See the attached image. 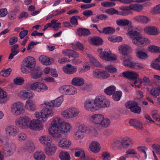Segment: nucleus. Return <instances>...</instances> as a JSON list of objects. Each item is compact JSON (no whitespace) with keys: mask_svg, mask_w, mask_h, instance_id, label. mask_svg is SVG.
Segmentation results:
<instances>
[{"mask_svg":"<svg viewBox=\"0 0 160 160\" xmlns=\"http://www.w3.org/2000/svg\"><path fill=\"white\" fill-rule=\"evenodd\" d=\"M128 33L130 37L133 38L132 43L136 45H141L144 46L150 43L147 38L143 37L140 32L133 30L131 27L128 28Z\"/></svg>","mask_w":160,"mask_h":160,"instance_id":"f257e3e1","label":"nucleus"},{"mask_svg":"<svg viewBox=\"0 0 160 160\" xmlns=\"http://www.w3.org/2000/svg\"><path fill=\"white\" fill-rule=\"evenodd\" d=\"M36 66V61L32 57L28 56L22 61L21 69L23 73H28L32 71Z\"/></svg>","mask_w":160,"mask_h":160,"instance_id":"f03ea898","label":"nucleus"},{"mask_svg":"<svg viewBox=\"0 0 160 160\" xmlns=\"http://www.w3.org/2000/svg\"><path fill=\"white\" fill-rule=\"evenodd\" d=\"M120 9L122 10L121 15L127 16L131 13V10L139 12L143 10V7L142 5L139 4H132L128 7L123 6L120 7Z\"/></svg>","mask_w":160,"mask_h":160,"instance_id":"7ed1b4c3","label":"nucleus"},{"mask_svg":"<svg viewBox=\"0 0 160 160\" xmlns=\"http://www.w3.org/2000/svg\"><path fill=\"white\" fill-rule=\"evenodd\" d=\"M94 101L96 107L99 108H103L108 107L110 106V102L104 96L102 95L97 96Z\"/></svg>","mask_w":160,"mask_h":160,"instance_id":"20e7f679","label":"nucleus"},{"mask_svg":"<svg viewBox=\"0 0 160 160\" xmlns=\"http://www.w3.org/2000/svg\"><path fill=\"white\" fill-rule=\"evenodd\" d=\"M31 119L28 116L21 117L16 120L15 124L18 127L22 129L29 128Z\"/></svg>","mask_w":160,"mask_h":160,"instance_id":"39448f33","label":"nucleus"},{"mask_svg":"<svg viewBox=\"0 0 160 160\" xmlns=\"http://www.w3.org/2000/svg\"><path fill=\"white\" fill-rule=\"evenodd\" d=\"M11 111L13 114L18 116L25 112L23 103L20 102L13 103L11 107Z\"/></svg>","mask_w":160,"mask_h":160,"instance_id":"423d86ee","label":"nucleus"},{"mask_svg":"<svg viewBox=\"0 0 160 160\" xmlns=\"http://www.w3.org/2000/svg\"><path fill=\"white\" fill-rule=\"evenodd\" d=\"M78 131L82 133H88L92 138L97 137L98 132L95 128L92 126L86 127L84 125H80L78 128Z\"/></svg>","mask_w":160,"mask_h":160,"instance_id":"0eeeda50","label":"nucleus"},{"mask_svg":"<svg viewBox=\"0 0 160 160\" xmlns=\"http://www.w3.org/2000/svg\"><path fill=\"white\" fill-rule=\"evenodd\" d=\"M79 113V112L77 108L72 107L62 112L61 115L64 118L70 119L77 117Z\"/></svg>","mask_w":160,"mask_h":160,"instance_id":"6e6552de","label":"nucleus"},{"mask_svg":"<svg viewBox=\"0 0 160 160\" xmlns=\"http://www.w3.org/2000/svg\"><path fill=\"white\" fill-rule=\"evenodd\" d=\"M3 152L6 156L12 154L15 151L16 147L15 145L12 143H9L7 141L4 142Z\"/></svg>","mask_w":160,"mask_h":160,"instance_id":"1a4fd4ad","label":"nucleus"},{"mask_svg":"<svg viewBox=\"0 0 160 160\" xmlns=\"http://www.w3.org/2000/svg\"><path fill=\"white\" fill-rule=\"evenodd\" d=\"M99 57L102 59L108 61H115L117 59L116 56L110 51H104L100 52Z\"/></svg>","mask_w":160,"mask_h":160,"instance_id":"9d476101","label":"nucleus"},{"mask_svg":"<svg viewBox=\"0 0 160 160\" xmlns=\"http://www.w3.org/2000/svg\"><path fill=\"white\" fill-rule=\"evenodd\" d=\"M30 88L38 92H43L48 89V88L46 84L39 82H35L32 84L31 85Z\"/></svg>","mask_w":160,"mask_h":160,"instance_id":"9b49d317","label":"nucleus"},{"mask_svg":"<svg viewBox=\"0 0 160 160\" xmlns=\"http://www.w3.org/2000/svg\"><path fill=\"white\" fill-rule=\"evenodd\" d=\"M126 107L130 109L131 112L135 113H139L141 108L138 106L137 103L133 101H128L125 104Z\"/></svg>","mask_w":160,"mask_h":160,"instance_id":"f8f14e48","label":"nucleus"},{"mask_svg":"<svg viewBox=\"0 0 160 160\" xmlns=\"http://www.w3.org/2000/svg\"><path fill=\"white\" fill-rule=\"evenodd\" d=\"M103 115L96 114L92 115L90 117L89 119L91 122L94 124L98 129V127H99L101 122L102 120L103 119Z\"/></svg>","mask_w":160,"mask_h":160,"instance_id":"ddd939ff","label":"nucleus"},{"mask_svg":"<svg viewBox=\"0 0 160 160\" xmlns=\"http://www.w3.org/2000/svg\"><path fill=\"white\" fill-rule=\"evenodd\" d=\"M41 115H42V122H44L48 120V118L53 116L54 113L52 110L48 108H43L41 110Z\"/></svg>","mask_w":160,"mask_h":160,"instance_id":"4468645a","label":"nucleus"},{"mask_svg":"<svg viewBox=\"0 0 160 160\" xmlns=\"http://www.w3.org/2000/svg\"><path fill=\"white\" fill-rule=\"evenodd\" d=\"M42 128L43 125L38 119L31 120L29 128L33 130L37 131L42 130Z\"/></svg>","mask_w":160,"mask_h":160,"instance_id":"2eb2a0df","label":"nucleus"},{"mask_svg":"<svg viewBox=\"0 0 160 160\" xmlns=\"http://www.w3.org/2000/svg\"><path fill=\"white\" fill-rule=\"evenodd\" d=\"M132 144L130 141H116L112 146L113 147H119L127 148L131 147Z\"/></svg>","mask_w":160,"mask_h":160,"instance_id":"dca6fc26","label":"nucleus"},{"mask_svg":"<svg viewBox=\"0 0 160 160\" xmlns=\"http://www.w3.org/2000/svg\"><path fill=\"white\" fill-rule=\"evenodd\" d=\"M84 107L88 110L94 111L97 110L94 102L92 99H87L84 103Z\"/></svg>","mask_w":160,"mask_h":160,"instance_id":"f3484780","label":"nucleus"},{"mask_svg":"<svg viewBox=\"0 0 160 160\" xmlns=\"http://www.w3.org/2000/svg\"><path fill=\"white\" fill-rule=\"evenodd\" d=\"M145 32L148 34L152 35H157L159 33V30L158 28L154 26H148L144 29Z\"/></svg>","mask_w":160,"mask_h":160,"instance_id":"a211bd4d","label":"nucleus"},{"mask_svg":"<svg viewBox=\"0 0 160 160\" xmlns=\"http://www.w3.org/2000/svg\"><path fill=\"white\" fill-rule=\"evenodd\" d=\"M63 71L68 74H72L76 73L77 67L72 65L68 64L62 68Z\"/></svg>","mask_w":160,"mask_h":160,"instance_id":"6ab92c4d","label":"nucleus"},{"mask_svg":"<svg viewBox=\"0 0 160 160\" xmlns=\"http://www.w3.org/2000/svg\"><path fill=\"white\" fill-rule=\"evenodd\" d=\"M6 133L9 136L14 137L18 132V129L16 126L13 125H10L5 128Z\"/></svg>","mask_w":160,"mask_h":160,"instance_id":"aec40b11","label":"nucleus"},{"mask_svg":"<svg viewBox=\"0 0 160 160\" xmlns=\"http://www.w3.org/2000/svg\"><path fill=\"white\" fill-rule=\"evenodd\" d=\"M19 95L22 98L30 99L32 98L34 96L33 92L29 90H23L19 92Z\"/></svg>","mask_w":160,"mask_h":160,"instance_id":"412c9836","label":"nucleus"},{"mask_svg":"<svg viewBox=\"0 0 160 160\" xmlns=\"http://www.w3.org/2000/svg\"><path fill=\"white\" fill-rule=\"evenodd\" d=\"M131 47L128 45L125 44H122L118 47L119 52L121 54L126 56L131 50Z\"/></svg>","mask_w":160,"mask_h":160,"instance_id":"4be33fe9","label":"nucleus"},{"mask_svg":"<svg viewBox=\"0 0 160 160\" xmlns=\"http://www.w3.org/2000/svg\"><path fill=\"white\" fill-rule=\"evenodd\" d=\"M57 147L53 144H50L45 149V152L48 156H52L54 154L57 150Z\"/></svg>","mask_w":160,"mask_h":160,"instance_id":"5701e85b","label":"nucleus"},{"mask_svg":"<svg viewBox=\"0 0 160 160\" xmlns=\"http://www.w3.org/2000/svg\"><path fill=\"white\" fill-rule=\"evenodd\" d=\"M39 61L43 64L45 65H51L54 62L53 59H50L48 57L44 55H42L39 58Z\"/></svg>","mask_w":160,"mask_h":160,"instance_id":"b1692460","label":"nucleus"},{"mask_svg":"<svg viewBox=\"0 0 160 160\" xmlns=\"http://www.w3.org/2000/svg\"><path fill=\"white\" fill-rule=\"evenodd\" d=\"M50 128V132L53 137L58 138L61 136L62 132L60 127Z\"/></svg>","mask_w":160,"mask_h":160,"instance_id":"393cba45","label":"nucleus"},{"mask_svg":"<svg viewBox=\"0 0 160 160\" xmlns=\"http://www.w3.org/2000/svg\"><path fill=\"white\" fill-rule=\"evenodd\" d=\"M111 122L109 119L107 118H104L103 116V119L101 121L99 127H98V129L101 130L103 128H107L110 125Z\"/></svg>","mask_w":160,"mask_h":160,"instance_id":"a878e982","label":"nucleus"},{"mask_svg":"<svg viewBox=\"0 0 160 160\" xmlns=\"http://www.w3.org/2000/svg\"><path fill=\"white\" fill-rule=\"evenodd\" d=\"M62 119L59 117L54 118L51 123V128L60 127L63 122Z\"/></svg>","mask_w":160,"mask_h":160,"instance_id":"bb28decb","label":"nucleus"},{"mask_svg":"<svg viewBox=\"0 0 160 160\" xmlns=\"http://www.w3.org/2000/svg\"><path fill=\"white\" fill-rule=\"evenodd\" d=\"M90 149L94 153H97L100 150V146L98 142L93 141L90 146Z\"/></svg>","mask_w":160,"mask_h":160,"instance_id":"cd10ccee","label":"nucleus"},{"mask_svg":"<svg viewBox=\"0 0 160 160\" xmlns=\"http://www.w3.org/2000/svg\"><path fill=\"white\" fill-rule=\"evenodd\" d=\"M42 72L39 68H36L30 73L32 78L38 79L42 75Z\"/></svg>","mask_w":160,"mask_h":160,"instance_id":"c85d7f7f","label":"nucleus"},{"mask_svg":"<svg viewBox=\"0 0 160 160\" xmlns=\"http://www.w3.org/2000/svg\"><path fill=\"white\" fill-rule=\"evenodd\" d=\"M134 19L136 21L144 24H147L150 21V19L144 16H139L134 17Z\"/></svg>","mask_w":160,"mask_h":160,"instance_id":"c756f323","label":"nucleus"},{"mask_svg":"<svg viewBox=\"0 0 160 160\" xmlns=\"http://www.w3.org/2000/svg\"><path fill=\"white\" fill-rule=\"evenodd\" d=\"M84 80L79 77L74 78L72 80V84L75 86H82L84 84Z\"/></svg>","mask_w":160,"mask_h":160,"instance_id":"7c9ffc66","label":"nucleus"},{"mask_svg":"<svg viewBox=\"0 0 160 160\" xmlns=\"http://www.w3.org/2000/svg\"><path fill=\"white\" fill-rule=\"evenodd\" d=\"M60 128L62 132L67 133L70 132L71 126L68 123L63 121Z\"/></svg>","mask_w":160,"mask_h":160,"instance_id":"2f4dec72","label":"nucleus"},{"mask_svg":"<svg viewBox=\"0 0 160 160\" xmlns=\"http://www.w3.org/2000/svg\"><path fill=\"white\" fill-rule=\"evenodd\" d=\"M8 99L7 93L0 88V103H5L8 101Z\"/></svg>","mask_w":160,"mask_h":160,"instance_id":"473e14b6","label":"nucleus"},{"mask_svg":"<svg viewBox=\"0 0 160 160\" xmlns=\"http://www.w3.org/2000/svg\"><path fill=\"white\" fill-rule=\"evenodd\" d=\"M24 148L28 152L31 153L34 151L35 147L32 142L28 141L24 145Z\"/></svg>","mask_w":160,"mask_h":160,"instance_id":"72a5a7b5","label":"nucleus"},{"mask_svg":"<svg viewBox=\"0 0 160 160\" xmlns=\"http://www.w3.org/2000/svg\"><path fill=\"white\" fill-rule=\"evenodd\" d=\"M131 126L140 129L143 128L142 123L138 120L136 119H131L129 121Z\"/></svg>","mask_w":160,"mask_h":160,"instance_id":"f704fd0d","label":"nucleus"},{"mask_svg":"<svg viewBox=\"0 0 160 160\" xmlns=\"http://www.w3.org/2000/svg\"><path fill=\"white\" fill-rule=\"evenodd\" d=\"M34 158L36 160H45L46 156L42 151L36 152L33 155Z\"/></svg>","mask_w":160,"mask_h":160,"instance_id":"c9c22d12","label":"nucleus"},{"mask_svg":"<svg viewBox=\"0 0 160 160\" xmlns=\"http://www.w3.org/2000/svg\"><path fill=\"white\" fill-rule=\"evenodd\" d=\"M77 34L80 36H87L90 34V32L88 29L84 28H79L77 30Z\"/></svg>","mask_w":160,"mask_h":160,"instance_id":"e433bc0d","label":"nucleus"},{"mask_svg":"<svg viewBox=\"0 0 160 160\" xmlns=\"http://www.w3.org/2000/svg\"><path fill=\"white\" fill-rule=\"evenodd\" d=\"M116 23L119 26L124 27L128 26L131 22L127 19H119L116 20Z\"/></svg>","mask_w":160,"mask_h":160,"instance_id":"4c0bfd02","label":"nucleus"},{"mask_svg":"<svg viewBox=\"0 0 160 160\" xmlns=\"http://www.w3.org/2000/svg\"><path fill=\"white\" fill-rule=\"evenodd\" d=\"M71 144V142L70 141H60L58 143L59 146L64 149L69 148Z\"/></svg>","mask_w":160,"mask_h":160,"instance_id":"58836bf2","label":"nucleus"},{"mask_svg":"<svg viewBox=\"0 0 160 160\" xmlns=\"http://www.w3.org/2000/svg\"><path fill=\"white\" fill-rule=\"evenodd\" d=\"M115 31V29L114 28L111 27H108L103 28L102 31H99V32L100 33L110 34H113Z\"/></svg>","mask_w":160,"mask_h":160,"instance_id":"ea45409f","label":"nucleus"},{"mask_svg":"<svg viewBox=\"0 0 160 160\" xmlns=\"http://www.w3.org/2000/svg\"><path fill=\"white\" fill-rule=\"evenodd\" d=\"M59 157L61 160H70L71 157L69 153L67 152H61Z\"/></svg>","mask_w":160,"mask_h":160,"instance_id":"a19ab883","label":"nucleus"},{"mask_svg":"<svg viewBox=\"0 0 160 160\" xmlns=\"http://www.w3.org/2000/svg\"><path fill=\"white\" fill-rule=\"evenodd\" d=\"M116 89L115 87L114 86H111L107 88L104 90V92L108 95H111L115 92Z\"/></svg>","mask_w":160,"mask_h":160,"instance_id":"79ce46f5","label":"nucleus"},{"mask_svg":"<svg viewBox=\"0 0 160 160\" xmlns=\"http://www.w3.org/2000/svg\"><path fill=\"white\" fill-rule=\"evenodd\" d=\"M88 57L90 62L93 65L96 67H101L102 66L101 64L98 61L95 57L91 54H88Z\"/></svg>","mask_w":160,"mask_h":160,"instance_id":"37998d69","label":"nucleus"},{"mask_svg":"<svg viewBox=\"0 0 160 160\" xmlns=\"http://www.w3.org/2000/svg\"><path fill=\"white\" fill-rule=\"evenodd\" d=\"M25 108L28 110L33 111L35 109L36 106L35 104L32 101L28 100L26 102Z\"/></svg>","mask_w":160,"mask_h":160,"instance_id":"c03bdc74","label":"nucleus"},{"mask_svg":"<svg viewBox=\"0 0 160 160\" xmlns=\"http://www.w3.org/2000/svg\"><path fill=\"white\" fill-rule=\"evenodd\" d=\"M91 42L94 45H100L102 43V40L98 37H95L91 39Z\"/></svg>","mask_w":160,"mask_h":160,"instance_id":"a18cd8bd","label":"nucleus"},{"mask_svg":"<svg viewBox=\"0 0 160 160\" xmlns=\"http://www.w3.org/2000/svg\"><path fill=\"white\" fill-rule=\"evenodd\" d=\"M153 96L154 98H156L160 95V88H152L149 92Z\"/></svg>","mask_w":160,"mask_h":160,"instance_id":"49530a36","label":"nucleus"},{"mask_svg":"<svg viewBox=\"0 0 160 160\" xmlns=\"http://www.w3.org/2000/svg\"><path fill=\"white\" fill-rule=\"evenodd\" d=\"M12 71L11 68L8 69H2L0 72V75L3 77H7L9 76Z\"/></svg>","mask_w":160,"mask_h":160,"instance_id":"de8ad7c7","label":"nucleus"},{"mask_svg":"<svg viewBox=\"0 0 160 160\" xmlns=\"http://www.w3.org/2000/svg\"><path fill=\"white\" fill-rule=\"evenodd\" d=\"M143 64L141 63L132 62L130 68L140 69L143 68Z\"/></svg>","mask_w":160,"mask_h":160,"instance_id":"09e8293b","label":"nucleus"},{"mask_svg":"<svg viewBox=\"0 0 160 160\" xmlns=\"http://www.w3.org/2000/svg\"><path fill=\"white\" fill-rule=\"evenodd\" d=\"M63 100V99L62 97L60 96L58 97L53 101L54 106L57 107H59L61 105Z\"/></svg>","mask_w":160,"mask_h":160,"instance_id":"8fccbe9b","label":"nucleus"},{"mask_svg":"<svg viewBox=\"0 0 160 160\" xmlns=\"http://www.w3.org/2000/svg\"><path fill=\"white\" fill-rule=\"evenodd\" d=\"M136 56L138 58L140 59H145L147 58L148 55L144 52L138 51L136 52Z\"/></svg>","mask_w":160,"mask_h":160,"instance_id":"3c124183","label":"nucleus"},{"mask_svg":"<svg viewBox=\"0 0 160 160\" xmlns=\"http://www.w3.org/2000/svg\"><path fill=\"white\" fill-rule=\"evenodd\" d=\"M71 46L73 49H77V48L78 49L83 50V47L82 45L78 42H76L75 43H73L71 44Z\"/></svg>","mask_w":160,"mask_h":160,"instance_id":"603ef678","label":"nucleus"},{"mask_svg":"<svg viewBox=\"0 0 160 160\" xmlns=\"http://www.w3.org/2000/svg\"><path fill=\"white\" fill-rule=\"evenodd\" d=\"M151 13L154 14H158L160 13V4L157 5L152 8L150 10Z\"/></svg>","mask_w":160,"mask_h":160,"instance_id":"864d4df0","label":"nucleus"},{"mask_svg":"<svg viewBox=\"0 0 160 160\" xmlns=\"http://www.w3.org/2000/svg\"><path fill=\"white\" fill-rule=\"evenodd\" d=\"M122 95L121 91H118L115 92L112 95V98L115 101H118L120 100Z\"/></svg>","mask_w":160,"mask_h":160,"instance_id":"5fc2aeb1","label":"nucleus"},{"mask_svg":"<svg viewBox=\"0 0 160 160\" xmlns=\"http://www.w3.org/2000/svg\"><path fill=\"white\" fill-rule=\"evenodd\" d=\"M148 51L152 52L157 53H160V48L155 46H152L149 47L148 48Z\"/></svg>","mask_w":160,"mask_h":160,"instance_id":"6e6d98bb","label":"nucleus"},{"mask_svg":"<svg viewBox=\"0 0 160 160\" xmlns=\"http://www.w3.org/2000/svg\"><path fill=\"white\" fill-rule=\"evenodd\" d=\"M77 92V89L74 87L72 86H68L67 95H73Z\"/></svg>","mask_w":160,"mask_h":160,"instance_id":"4d7b16f0","label":"nucleus"},{"mask_svg":"<svg viewBox=\"0 0 160 160\" xmlns=\"http://www.w3.org/2000/svg\"><path fill=\"white\" fill-rule=\"evenodd\" d=\"M108 40L113 42H119L122 41V38L120 36H113L108 38Z\"/></svg>","mask_w":160,"mask_h":160,"instance_id":"13d9d810","label":"nucleus"},{"mask_svg":"<svg viewBox=\"0 0 160 160\" xmlns=\"http://www.w3.org/2000/svg\"><path fill=\"white\" fill-rule=\"evenodd\" d=\"M84 135L82 133L77 131L74 132V137L76 139H82L84 138Z\"/></svg>","mask_w":160,"mask_h":160,"instance_id":"bf43d9fd","label":"nucleus"},{"mask_svg":"<svg viewBox=\"0 0 160 160\" xmlns=\"http://www.w3.org/2000/svg\"><path fill=\"white\" fill-rule=\"evenodd\" d=\"M121 11L119 13L118 12V10H116L114 8H111L110 9H106L105 12L111 14V15H113V14H119L121 15L120 14L121 13Z\"/></svg>","mask_w":160,"mask_h":160,"instance_id":"052dcab7","label":"nucleus"},{"mask_svg":"<svg viewBox=\"0 0 160 160\" xmlns=\"http://www.w3.org/2000/svg\"><path fill=\"white\" fill-rule=\"evenodd\" d=\"M152 115L154 119L157 121H160V116L158 114L157 111H154L152 112Z\"/></svg>","mask_w":160,"mask_h":160,"instance_id":"680f3d73","label":"nucleus"},{"mask_svg":"<svg viewBox=\"0 0 160 160\" xmlns=\"http://www.w3.org/2000/svg\"><path fill=\"white\" fill-rule=\"evenodd\" d=\"M132 62V61L130 60V58H124L123 60L122 64L125 67L130 68Z\"/></svg>","mask_w":160,"mask_h":160,"instance_id":"e2e57ef3","label":"nucleus"},{"mask_svg":"<svg viewBox=\"0 0 160 160\" xmlns=\"http://www.w3.org/2000/svg\"><path fill=\"white\" fill-rule=\"evenodd\" d=\"M68 87V86L67 85L62 86L59 88V91L62 94L67 95Z\"/></svg>","mask_w":160,"mask_h":160,"instance_id":"0e129e2a","label":"nucleus"},{"mask_svg":"<svg viewBox=\"0 0 160 160\" xmlns=\"http://www.w3.org/2000/svg\"><path fill=\"white\" fill-rule=\"evenodd\" d=\"M101 71L99 69H96L93 72V74L94 77L96 78H101Z\"/></svg>","mask_w":160,"mask_h":160,"instance_id":"69168bd1","label":"nucleus"},{"mask_svg":"<svg viewBox=\"0 0 160 160\" xmlns=\"http://www.w3.org/2000/svg\"><path fill=\"white\" fill-rule=\"evenodd\" d=\"M72 50L65 49L62 50V53L65 56H68L69 58L71 57Z\"/></svg>","mask_w":160,"mask_h":160,"instance_id":"338daca9","label":"nucleus"},{"mask_svg":"<svg viewBox=\"0 0 160 160\" xmlns=\"http://www.w3.org/2000/svg\"><path fill=\"white\" fill-rule=\"evenodd\" d=\"M142 83H143V81H142L141 79L137 78L134 81V84L135 87L140 88L141 87V84Z\"/></svg>","mask_w":160,"mask_h":160,"instance_id":"774afa93","label":"nucleus"}]
</instances>
